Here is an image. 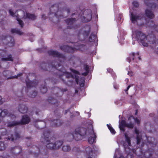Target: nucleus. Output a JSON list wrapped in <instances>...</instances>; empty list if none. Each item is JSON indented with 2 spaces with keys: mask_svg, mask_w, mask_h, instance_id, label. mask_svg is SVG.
<instances>
[{
  "mask_svg": "<svg viewBox=\"0 0 158 158\" xmlns=\"http://www.w3.org/2000/svg\"><path fill=\"white\" fill-rule=\"evenodd\" d=\"M135 133L137 134L136 139L137 143V144H139L140 143V141L141 139V137L139 135V132L138 130L137 129H135Z\"/></svg>",
  "mask_w": 158,
  "mask_h": 158,
  "instance_id": "nucleus-20",
  "label": "nucleus"
},
{
  "mask_svg": "<svg viewBox=\"0 0 158 158\" xmlns=\"http://www.w3.org/2000/svg\"><path fill=\"white\" fill-rule=\"evenodd\" d=\"M157 49H156V50H155V51L158 54V47H157Z\"/></svg>",
  "mask_w": 158,
  "mask_h": 158,
  "instance_id": "nucleus-49",
  "label": "nucleus"
},
{
  "mask_svg": "<svg viewBox=\"0 0 158 158\" xmlns=\"http://www.w3.org/2000/svg\"><path fill=\"white\" fill-rule=\"evenodd\" d=\"M30 121V119L27 115H24L23 116L21 121V123L23 124H27Z\"/></svg>",
  "mask_w": 158,
  "mask_h": 158,
  "instance_id": "nucleus-12",
  "label": "nucleus"
},
{
  "mask_svg": "<svg viewBox=\"0 0 158 158\" xmlns=\"http://www.w3.org/2000/svg\"><path fill=\"white\" fill-rule=\"evenodd\" d=\"M150 139H151L150 140H151V141H152V140H154V138H150Z\"/></svg>",
  "mask_w": 158,
  "mask_h": 158,
  "instance_id": "nucleus-50",
  "label": "nucleus"
},
{
  "mask_svg": "<svg viewBox=\"0 0 158 158\" xmlns=\"http://www.w3.org/2000/svg\"><path fill=\"white\" fill-rule=\"evenodd\" d=\"M26 82L27 87H31V86H34L35 85V83L31 81L26 80Z\"/></svg>",
  "mask_w": 158,
  "mask_h": 158,
  "instance_id": "nucleus-21",
  "label": "nucleus"
},
{
  "mask_svg": "<svg viewBox=\"0 0 158 158\" xmlns=\"http://www.w3.org/2000/svg\"><path fill=\"white\" fill-rule=\"evenodd\" d=\"M157 44H158V40H157Z\"/></svg>",
  "mask_w": 158,
  "mask_h": 158,
  "instance_id": "nucleus-57",
  "label": "nucleus"
},
{
  "mask_svg": "<svg viewBox=\"0 0 158 158\" xmlns=\"http://www.w3.org/2000/svg\"><path fill=\"white\" fill-rule=\"evenodd\" d=\"M2 61H13V59L11 55H9L7 57L2 58Z\"/></svg>",
  "mask_w": 158,
  "mask_h": 158,
  "instance_id": "nucleus-26",
  "label": "nucleus"
},
{
  "mask_svg": "<svg viewBox=\"0 0 158 158\" xmlns=\"http://www.w3.org/2000/svg\"><path fill=\"white\" fill-rule=\"evenodd\" d=\"M131 21L133 23H135L138 19H139V17L138 15H134L132 13H131Z\"/></svg>",
  "mask_w": 158,
  "mask_h": 158,
  "instance_id": "nucleus-16",
  "label": "nucleus"
},
{
  "mask_svg": "<svg viewBox=\"0 0 158 158\" xmlns=\"http://www.w3.org/2000/svg\"><path fill=\"white\" fill-rule=\"evenodd\" d=\"M75 21V19L73 18L68 19L66 20V23L69 24H72Z\"/></svg>",
  "mask_w": 158,
  "mask_h": 158,
  "instance_id": "nucleus-32",
  "label": "nucleus"
},
{
  "mask_svg": "<svg viewBox=\"0 0 158 158\" xmlns=\"http://www.w3.org/2000/svg\"><path fill=\"white\" fill-rule=\"evenodd\" d=\"M93 156L94 155L97 154L99 152L98 148L96 146H94L93 148Z\"/></svg>",
  "mask_w": 158,
  "mask_h": 158,
  "instance_id": "nucleus-27",
  "label": "nucleus"
},
{
  "mask_svg": "<svg viewBox=\"0 0 158 158\" xmlns=\"http://www.w3.org/2000/svg\"><path fill=\"white\" fill-rule=\"evenodd\" d=\"M30 75H29V76H28V77H30Z\"/></svg>",
  "mask_w": 158,
  "mask_h": 158,
  "instance_id": "nucleus-55",
  "label": "nucleus"
},
{
  "mask_svg": "<svg viewBox=\"0 0 158 158\" xmlns=\"http://www.w3.org/2000/svg\"><path fill=\"white\" fill-rule=\"evenodd\" d=\"M84 128H78L75 130L74 133L73 134L72 137L76 140H78L81 139L82 136H88L89 135V130Z\"/></svg>",
  "mask_w": 158,
  "mask_h": 158,
  "instance_id": "nucleus-1",
  "label": "nucleus"
},
{
  "mask_svg": "<svg viewBox=\"0 0 158 158\" xmlns=\"http://www.w3.org/2000/svg\"><path fill=\"white\" fill-rule=\"evenodd\" d=\"M19 110L21 113H24L27 112V108L24 105H20L19 107Z\"/></svg>",
  "mask_w": 158,
  "mask_h": 158,
  "instance_id": "nucleus-14",
  "label": "nucleus"
},
{
  "mask_svg": "<svg viewBox=\"0 0 158 158\" xmlns=\"http://www.w3.org/2000/svg\"><path fill=\"white\" fill-rule=\"evenodd\" d=\"M130 86H130V85H129V86L127 87V90H125V91H126V93L127 94V91L129 89V88H130Z\"/></svg>",
  "mask_w": 158,
  "mask_h": 158,
  "instance_id": "nucleus-46",
  "label": "nucleus"
},
{
  "mask_svg": "<svg viewBox=\"0 0 158 158\" xmlns=\"http://www.w3.org/2000/svg\"><path fill=\"white\" fill-rule=\"evenodd\" d=\"M128 74L130 76H132L133 74V72L131 71H128Z\"/></svg>",
  "mask_w": 158,
  "mask_h": 158,
  "instance_id": "nucleus-43",
  "label": "nucleus"
},
{
  "mask_svg": "<svg viewBox=\"0 0 158 158\" xmlns=\"http://www.w3.org/2000/svg\"><path fill=\"white\" fill-rule=\"evenodd\" d=\"M85 70V72H84L83 73H82V75H83L84 76H86L89 73V71H88L89 70Z\"/></svg>",
  "mask_w": 158,
  "mask_h": 158,
  "instance_id": "nucleus-40",
  "label": "nucleus"
},
{
  "mask_svg": "<svg viewBox=\"0 0 158 158\" xmlns=\"http://www.w3.org/2000/svg\"><path fill=\"white\" fill-rule=\"evenodd\" d=\"M107 126L109 130L113 134H115V131L114 130L112 127L108 124H107Z\"/></svg>",
  "mask_w": 158,
  "mask_h": 158,
  "instance_id": "nucleus-35",
  "label": "nucleus"
},
{
  "mask_svg": "<svg viewBox=\"0 0 158 158\" xmlns=\"http://www.w3.org/2000/svg\"><path fill=\"white\" fill-rule=\"evenodd\" d=\"M149 138H148V140H149Z\"/></svg>",
  "mask_w": 158,
  "mask_h": 158,
  "instance_id": "nucleus-60",
  "label": "nucleus"
},
{
  "mask_svg": "<svg viewBox=\"0 0 158 158\" xmlns=\"http://www.w3.org/2000/svg\"><path fill=\"white\" fill-rule=\"evenodd\" d=\"M6 148V145L3 142H0V151L5 150Z\"/></svg>",
  "mask_w": 158,
  "mask_h": 158,
  "instance_id": "nucleus-30",
  "label": "nucleus"
},
{
  "mask_svg": "<svg viewBox=\"0 0 158 158\" xmlns=\"http://www.w3.org/2000/svg\"><path fill=\"white\" fill-rule=\"evenodd\" d=\"M148 153V152H146V153H145V156H146V155L147 154V153Z\"/></svg>",
  "mask_w": 158,
  "mask_h": 158,
  "instance_id": "nucleus-54",
  "label": "nucleus"
},
{
  "mask_svg": "<svg viewBox=\"0 0 158 158\" xmlns=\"http://www.w3.org/2000/svg\"><path fill=\"white\" fill-rule=\"evenodd\" d=\"M5 100L4 98H2L0 96V105L5 102Z\"/></svg>",
  "mask_w": 158,
  "mask_h": 158,
  "instance_id": "nucleus-39",
  "label": "nucleus"
},
{
  "mask_svg": "<svg viewBox=\"0 0 158 158\" xmlns=\"http://www.w3.org/2000/svg\"><path fill=\"white\" fill-rule=\"evenodd\" d=\"M16 149H17V148H15V150H16Z\"/></svg>",
  "mask_w": 158,
  "mask_h": 158,
  "instance_id": "nucleus-59",
  "label": "nucleus"
},
{
  "mask_svg": "<svg viewBox=\"0 0 158 158\" xmlns=\"http://www.w3.org/2000/svg\"><path fill=\"white\" fill-rule=\"evenodd\" d=\"M133 127L134 125L132 123H126L125 121L122 120L120 124L119 128L120 130L124 131H125L124 127H127L130 128H133Z\"/></svg>",
  "mask_w": 158,
  "mask_h": 158,
  "instance_id": "nucleus-6",
  "label": "nucleus"
},
{
  "mask_svg": "<svg viewBox=\"0 0 158 158\" xmlns=\"http://www.w3.org/2000/svg\"><path fill=\"white\" fill-rule=\"evenodd\" d=\"M1 139V137L0 136V139Z\"/></svg>",
  "mask_w": 158,
  "mask_h": 158,
  "instance_id": "nucleus-63",
  "label": "nucleus"
},
{
  "mask_svg": "<svg viewBox=\"0 0 158 158\" xmlns=\"http://www.w3.org/2000/svg\"><path fill=\"white\" fill-rule=\"evenodd\" d=\"M6 40H10V42L8 43L9 44L10 46H13L14 44V40L11 37H6Z\"/></svg>",
  "mask_w": 158,
  "mask_h": 158,
  "instance_id": "nucleus-28",
  "label": "nucleus"
},
{
  "mask_svg": "<svg viewBox=\"0 0 158 158\" xmlns=\"http://www.w3.org/2000/svg\"><path fill=\"white\" fill-rule=\"evenodd\" d=\"M94 156H88V158H94V157H93Z\"/></svg>",
  "mask_w": 158,
  "mask_h": 158,
  "instance_id": "nucleus-47",
  "label": "nucleus"
},
{
  "mask_svg": "<svg viewBox=\"0 0 158 158\" xmlns=\"http://www.w3.org/2000/svg\"><path fill=\"white\" fill-rule=\"evenodd\" d=\"M125 136L126 139L123 143V146L125 150H126V149L127 148H130L129 146H130L131 144V140L130 137L128 136L127 133L125 134Z\"/></svg>",
  "mask_w": 158,
  "mask_h": 158,
  "instance_id": "nucleus-7",
  "label": "nucleus"
},
{
  "mask_svg": "<svg viewBox=\"0 0 158 158\" xmlns=\"http://www.w3.org/2000/svg\"><path fill=\"white\" fill-rule=\"evenodd\" d=\"M153 27L155 29V30H156L157 31H158V26H154Z\"/></svg>",
  "mask_w": 158,
  "mask_h": 158,
  "instance_id": "nucleus-44",
  "label": "nucleus"
},
{
  "mask_svg": "<svg viewBox=\"0 0 158 158\" xmlns=\"http://www.w3.org/2000/svg\"><path fill=\"white\" fill-rule=\"evenodd\" d=\"M133 4L134 6L136 7H138L139 6L138 3L136 1L133 2Z\"/></svg>",
  "mask_w": 158,
  "mask_h": 158,
  "instance_id": "nucleus-42",
  "label": "nucleus"
},
{
  "mask_svg": "<svg viewBox=\"0 0 158 158\" xmlns=\"http://www.w3.org/2000/svg\"><path fill=\"white\" fill-rule=\"evenodd\" d=\"M54 15L55 16V18H56L57 16H59L58 15L60 14V11H58L56 13L54 12Z\"/></svg>",
  "mask_w": 158,
  "mask_h": 158,
  "instance_id": "nucleus-41",
  "label": "nucleus"
},
{
  "mask_svg": "<svg viewBox=\"0 0 158 158\" xmlns=\"http://www.w3.org/2000/svg\"><path fill=\"white\" fill-rule=\"evenodd\" d=\"M77 113L78 114L79 113L78 112H77Z\"/></svg>",
  "mask_w": 158,
  "mask_h": 158,
  "instance_id": "nucleus-58",
  "label": "nucleus"
},
{
  "mask_svg": "<svg viewBox=\"0 0 158 158\" xmlns=\"http://www.w3.org/2000/svg\"><path fill=\"white\" fill-rule=\"evenodd\" d=\"M145 14L147 17L151 19L153 18L154 15L152 12L150 10H145Z\"/></svg>",
  "mask_w": 158,
  "mask_h": 158,
  "instance_id": "nucleus-17",
  "label": "nucleus"
},
{
  "mask_svg": "<svg viewBox=\"0 0 158 158\" xmlns=\"http://www.w3.org/2000/svg\"><path fill=\"white\" fill-rule=\"evenodd\" d=\"M22 74L21 73L18 74H17V76H13V77H9L7 79H10L11 78H18V77H19L21 76Z\"/></svg>",
  "mask_w": 158,
  "mask_h": 158,
  "instance_id": "nucleus-37",
  "label": "nucleus"
},
{
  "mask_svg": "<svg viewBox=\"0 0 158 158\" xmlns=\"http://www.w3.org/2000/svg\"><path fill=\"white\" fill-rule=\"evenodd\" d=\"M49 134L50 133L48 131L44 132V142L46 143V146L47 148L51 149H55V143H53L52 140L48 139Z\"/></svg>",
  "mask_w": 158,
  "mask_h": 158,
  "instance_id": "nucleus-3",
  "label": "nucleus"
},
{
  "mask_svg": "<svg viewBox=\"0 0 158 158\" xmlns=\"http://www.w3.org/2000/svg\"><path fill=\"white\" fill-rule=\"evenodd\" d=\"M139 53H132L130 54L129 57L127 59V61L130 63L132 61H133L135 58V56H138Z\"/></svg>",
  "mask_w": 158,
  "mask_h": 158,
  "instance_id": "nucleus-11",
  "label": "nucleus"
},
{
  "mask_svg": "<svg viewBox=\"0 0 158 158\" xmlns=\"http://www.w3.org/2000/svg\"><path fill=\"white\" fill-rule=\"evenodd\" d=\"M40 90L42 93H45L47 92V89L46 87H45V86L44 85V86L41 87Z\"/></svg>",
  "mask_w": 158,
  "mask_h": 158,
  "instance_id": "nucleus-33",
  "label": "nucleus"
},
{
  "mask_svg": "<svg viewBox=\"0 0 158 158\" xmlns=\"http://www.w3.org/2000/svg\"><path fill=\"white\" fill-rule=\"evenodd\" d=\"M53 123L55 124L54 125L56 126H59L61 124L59 120H55L53 121Z\"/></svg>",
  "mask_w": 158,
  "mask_h": 158,
  "instance_id": "nucleus-34",
  "label": "nucleus"
},
{
  "mask_svg": "<svg viewBox=\"0 0 158 158\" xmlns=\"http://www.w3.org/2000/svg\"><path fill=\"white\" fill-rule=\"evenodd\" d=\"M136 37L139 41L144 46H148V40L145 34L139 31H137L135 32Z\"/></svg>",
  "mask_w": 158,
  "mask_h": 158,
  "instance_id": "nucleus-2",
  "label": "nucleus"
},
{
  "mask_svg": "<svg viewBox=\"0 0 158 158\" xmlns=\"http://www.w3.org/2000/svg\"><path fill=\"white\" fill-rule=\"evenodd\" d=\"M25 18H28L32 20H35L36 18V16L34 14H30L26 13V15H24Z\"/></svg>",
  "mask_w": 158,
  "mask_h": 158,
  "instance_id": "nucleus-15",
  "label": "nucleus"
},
{
  "mask_svg": "<svg viewBox=\"0 0 158 158\" xmlns=\"http://www.w3.org/2000/svg\"><path fill=\"white\" fill-rule=\"evenodd\" d=\"M90 127H91L90 128V129L89 130V136H90L88 139V141L90 144H92L94 143L95 142V139L96 136L94 132L92 126H91Z\"/></svg>",
  "mask_w": 158,
  "mask_h": 158,
  "instance_id": "nucleus-5",
  "label": "nucleus"
},
{
  "mask_svg": "<svg viewBox=\"0 0 158 158\" xmlns=\"http://www.w3.org/2000/svg\"><path fill=\"white\" fill-rule=\"evenodd\" d=\"M129 156H130V155L129 154H128L127 156V157H125L123 156H120L119 158H128ZM116 157H117L116 155H115L114 156V158H117ZM131 158H133V157L131 156Z\"/></svg>",
  "mask_w": 158,
  "mask_h": 158,
  "instance_id": "nucleus-38",
  "label": "nucleus"
},
{
  "mask_svg": "<svg viewBox=\"0 0 158 158\" xmlns=\"http://www.w3.org/2000/svg\"><path fill=\"white\" fill-rule=\"evenodd\" d=\"M97 39L96 35L93 34H91L89 38V41L90 42L95 41Z\"/></svg>",
  "mask_w": 158,
  "mask_h": 158,
  "instance_id": "nucleus-25",
  "label": "nucleus"
},
{
  "mask_svg": "<svg viewBox=\"0 0 158 158\" xmlns=\"http://www.w3.org/2000/svg\"><path fill=\"white\" fill-rule=\"evenodd\" d=\"M37 93L36 91L32 92L30 95L29 96L32 98H35L37 95Z\"/></svg>",
  "mask_w": 158,
  "mask_h": 158,
  "instance_id": "nucleus-36",
  "label": "nucleus"
},
{
  "mask_svg": "<svg viewBox=\"0 0 158 158\" xmlns=\"http://www.w3.org/2000/svg\"><path fill=\"white\" fill-rule=\"evenodd\" d=\"M48 53L50 55H53L54 56L58 57L60 55V54L58 52L53 50L49 51Z\"/></svg>",
  "mask_w": 158,
  "mask_h": 158,
  "instance_id": "nucleus-19",
  "label": "nucleus"
},
{
  "mask_svg": "<svg viewBox=\"0 0 158 158\" xmlns=\"http://www.w3.org/2000/svg\"><path fill=\"white\" fill-rule=\"evenodd\" d=\"M19 124V123L17 122H10L7 123L6 124V126L8 127H12L16 126Z\"/></svg>",
  "mask_w": 158,
  "mask_h": 158,
  "instance_id": "nucleus-18",
  "label": "nucleus"
},
{
  "mask_svg": "<svg viewBox=\"0 0 158 158\" xmlns=\"http://www.w3.org/2000/svg\"><path fill=\"white\" fill-rule=\"evenodd\" d=\"M127 81H128V79H127Z\"/></svg>",
  "mask_w": 158,
  "mask_h": 158,
  "instance_id": "nucleus-61",
  "label": "nucleus"
},
{
  "mask_svg": "<svg viewBox=\"0 0 158 158\" xmlns=\"http://www.w3.org/2000/svg\"><path fill=\"white\" fill-rule=\"evenodd\" d=\"M63 150L65 152H68L70 149V148L68 145L64 146L62 148Z\"/></svg>",
  "mask_w": 158,
  "mask_h": 158,
  "instance_id": "nucleus-31",
  "label": "nucleus"
},
{
  "mask_svg": "<svg viewBox=\"0 0 158 158\" xmlns=\"http://www.w3.org/2000/svg\"><path fill=\"white\" fill-rule=\"evenodd\" d=\"M7 115L8 116L11 117L12 116L13 117H14V116L12 114L9 113L7 110L4 109L2 110V109H0V116L2 118L4 117Z\"/></svg>",
  "mask_w": 158,
  "mask_h": 158,
  "instance_id": "nucleus-9",
  "label": "nucleus"
},
{
  "mask_svg": "<svg viewBox=\"0 0 158 158\" xmlns=\"http://www.w3.org/2000/svg\"><path fill=\"white\" fill-rule=\"evenodd\" d=\"M150 143H152V142H151Z\"/></svg>",
  "mask_w": 158,
  "mask_h": 158,
  "instance_id": "nucleus-62",
  "label": "nucleus"
},
{
  "mask_svg": "<svg viewBox=\"0 0 158 158\" xmlns=\"http://www.w3.org/2000/svg\"><path fill=\"white\" fill-rule=\"evenodd\" d=\"M51 102V103H53V102H52H52Z\"/></svg>",
  "mask_w": 158,
  "mask_h": 158,
  "instance_id": "nucleus-56",
  "label": "nucleus"
},
{
  "mask_svg": "<svg viewBox=\"0 0 158 158\" xmlns=\"http://www.w3.org/2000/svg\"><path fill=\"white\" fill-rule=\"evenodd\" d=\"M86 12L88 14L86 15L85 18L86 19L85 21L88 22L90 21L92 19L91 11L90 10H87Z\"/></svg>",
  "mask_w": 158,
  "mask_h": 158,
  "instance_id": "nucleus-13",
  "label": "nucleus"
},
{
  "mask_svg": "<svg viewBox=\"0 0 158 158\" xmlns=\"http://www.w3.org/2000/svg\"><path fill=\"white\" fill-rule=\"evenodd\" d=\"M11 31L13 33H16L19 35H22L23 33L19 30L16 29H12Z\"/></svg>",
  "mask_w": 158,
  "mask_h": 158,
  "instance_id": "nucleus-24",
  "label": "nucleus"
},
{
  "mask_svg": "<svg viewBox=\"0 0 158 158\" xmlns=\"http://www.w3.org/2000/svg\"><path fill=\"white\" fill-rule=\"evenodd\" d=\"M89 67L87 65H85V69H89Z\"/></svg>",
  "mask_w": 158,
  "mask_h": 158,
  "instance_id": "nucleus-45",
  "label": "nucleus"
},
{
  "mask_svg": "<svg viewBox=\"0 0 158 158\" xmlns=\"http://www.w3.org/2000/svg\"><path fill=\"white\" fill-rule=\"evenodd\" d=\"M2 120V118L0 116V123L1 122Z\"/></svg>",
  "mask_w": 158,
  "mask_h": 158,
  "instance_id": "nucleus-51",
  "label": "nucleus"
},
{
  "mask_svg": "<svg viewBox=\"0 0 158 158\" xmlns=\"http://www.w3.org/2000/svg\"><path fill=\"white\" fill-rule=\"evenodd\" d=\"M46 16H45L44 15H42V18L43 19H45Z\"/></svg>",
  "mask_w": 158,
  "mask_h": 158,
  "instance_id": "nucleus-48",
  "label": "nucleus"
},
{
  "mask_svg": "<svg viewBox=\"0 0 158 158\" xmlns=\"http://www.w3.org/2000/svg\"><path fill=\"white\" fill-rule=\"evenodd\" d=\"M9 13L13 17H16V18L18 21L19 23L21 26V27H23L24 25L23 21L19 19L18 16L16 15V13H14L12 10H9Z\"/></svg>",
  "mask_w": 158,
  "mask_h": 158,
  "instance_id": "nucleus-8",
  "label": "nucleus"
},
{
  "mask_svg": "<svg viewBox=\"0 0 158 158\" xmlns=\"http://www.w3.org/2000/svg\"><path fill=\"white\" fill-rule=\"evenodd\" d=\"M132 119V120L134 119L135 122L136 123H137L138 124H139L140 123V121L137 118H135V119L134 118V117L132 116H131L128 119V121H130V120H131Z\"/></svg>",
  "mask_w": 158,
  "mask_h": 158,
  "instance_id": "nucleus-29",
  "label": "nucleus"
},
{
  "mask_svg": "<svg viewBox=\"0 0 158 158\" xmlns=\"http://www.w3.org/2000/svg\"><path fill=\"white\" fill-rule=\"evenodd\" d=\"M72 70V72L73 73H74L75 74L73 75L70 74V76L71 75L73 77H75L76 82L77 84H79L80 85H84V83L85 82L84 78V77H81V79L79 80V81L78 79L79 76H78V75L80 76V74H79V73L77 71H76V70Z\"/></svg>",
  "mask_w": 158,
  "mask_h": 158,
  "instance_id": "nucleus-4",
  "label": "nucleus"
},
{
  "mask_svg": "<svg viewBox=\"0 0 158 158\" xmlns=\"http://www.w3.org/2000/svg\"><path fill=\"white\" fill-rule=\"evenodd\" d=\"M67 112V110H65V114H66Z\"/></svg>",
  "mask_w": 158,
  "mask_h": 158,
  "instance_id": "nucleus-53",
  "label": "nucleus"
},
{
  "mask_svg": "<svg viewBox=\"0 0 158 158\" xmlns=\"http://www.w3.org/2000/svg\"><path fill=\"white\" fill-rule=\"evenodd\" d=\"M63 142L62 141H57L55 143V149H57L59 148L60 147L62 144Z\"/></svg>",
  "mask_w": 158,
  "mask_h": 158,
  "instance_id": "nucleus-23",
  "label": "nucleus"
},
{
  "mask_svg": "<svg viewBox=\"0 0 158 158\" xmlns=\"http://www.w3.org/2000/svg\"><path fill=\"white\" fill-rule=\"evenodd\" d=\"M84 148L85 149V152L88 156H93L92 148L90 147H85Z\"/></svg>",
  "mask_w": 158,
  "mask_h": 158,
  "instance_id": "nucleus-10",
  "label": "nucleus"
},
{
  "mask_svg": "<svg viewBox=\"0 0 158 158\" xmlns=\"http://www.w3.org/2000/svg\"><path fill=\"white\" fill-rule=\"evenodd\" d=\"M19 138V135L17 133H15L14 136L13 135L11 136V138H10L9 137L8 138V139L9 140L13 141L14 140L18 138Z\"/></svg>",
  "mask_w": 158,
  "mask_h": 158,
  "instance_id": "nucleus-22",
  "label": "nucleus"
},
{
  "mask_svg": "<svg viewBox=\"0 0 158 158\" xmlns=\"http://www.w3.org/2000/svg\"><path fill=\"white\" fill-rule=\"evenodd\" d=\"M56 7L55 6H54L51 9V10H53L54 8H55Z\"/></svg>",
  "mask_w": 158,
  "mask_h": 158,
  "instance_id": "nucleus-52",
  "label": "nucleus"
}]
</instances>
